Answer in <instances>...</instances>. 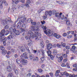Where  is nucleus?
<instances>
[{
	"mask_svg": "<svg viewBox=\"0 0 77 77\" xmlns=\"http://www.w3.org/2000/svg\"><path fill=\"white\" fill-rule=\"evenodd\" d=\"M8 34H9V31L8 30L5 31V29H2L0 33V38H2V41L3 42H6L7 40V38L3 37V36H5V35L6 36Z\"/></svg>",
	"mask_w": 77,
	"mask_h": 77,
	"instance_id": "nucleus-1",
	"label": "nucleus"
},
{
	"mask_svg": "<svg viewBox=\"0 0 77 77\" xmlns=\"http://www.w3.org/2000/svg\"><path fill=\"white\" fill-rule=\"evenodd\" d=\"M20 57H21L20 60L22 61V65H25L27 63V60L24 59L29 58V57L27 56V53L25 52L23 53V54H21Z\"/></svg>",
	"mask_w": 77,
	"mask_h": 77,
	"instance_id": "nucleus-2",
	"label": "nucleus"
},
{
	"mask_svg": "<svg viewBox=\"0 0 77 77\" xmlns=\"http://www.w3.org/2000/svg\"><path fill=\"white\" fill-rule=\"evenodd\" d=\"M28 35L31 36L33 38L36 37V36H40L41 35L40 32H34V33H33V32L31 31H29V32H28Z\"/></svg>",
	"mask_w": 77,
	"mask_h": 77,
	"instance_id": "nucleus-3",
	"label": "nucleus"
},
{
	"mask_svg": "<svg viewBox=\"0 0 77 77\" xmlns=\"http://www.w3.org/2000/svg\"><path fill=\"white\" fill-rule=\"evenodd\" d=\"M13 22L11 20H8L7 18L5 19V20H3L1 21V23L2 24L3 26H5L6 24L8 25L10 23H12Z\"/></svg>",
	"mask_w": 77,
	"mask_h": 77,
	"instance_id": "nucleus-4",
	"label": "nucleus"
},
{
	"mask_svg": "<svg viewBox=\"0 0 77 77\" xmlns=\"http://www.w3.org/2000/svg\"><path fill=\"white\" fill-rule=\"evenodd\" d=\"M9 33H10L11 35H10L8 36L7 37V38L8 40H11L12 38H14L15 35V34H14V33L12 32L11 31H10L9 32L8 31V34Z\"/></svg>",
	"mask_w": 77,
	"mask_h": 77,
	"instance_id": "nucleus-5",
	"label": "nucleus"
},
{
	"mask_svg": "<svg viewBox=\"0 0 77 77\" xmlns=\"http://www.w3.org/2000/svg\"><path fill=\"white\" fill-rule=\"evenodd\" d=\"M44 33L46 34L47 36H53V34L52 33L51 34V30L50 29H48L47 30H45L44 31Z\"/></svg>",
	"mask_w": 77,
	"mask_h": 77,
	"instance_id": "nucleus-6",
	"label": "nucleus"
},
{
	"mask_svg": "<svg viewBox=\"0 0 77 77\" xmlns=\"http://www.w3.org/2000/svg\"><path fill=\"white\" fill-rule=\"evenodd\" d=\"M60 54H58L57 55V58L58 61L59 62H62V60L63 59V57H61L60 56Z\"/></svg>",
	"mask_w": 77,
	"mask_h": 77,
	"instance_id": "nucleus-7",
	"label": "nucleus"
},
{
	"mask_svg": "<svg viewBox=\"0 0 77 77\" xmlns=\"http://www.w3.org/2000/svg\"><path fill=\"white\" fill-rule=\"evenodd\" d=\"M26 28V26L25 24H23L22 25L20 28L21 32H26V31L25 30Z\"/></svg>",
	"mask_w": 77,
	"mask_h": 77,
	"instance_id": "nucleus-8",
	"label": "nucleus"
},
{
	"mask_svg": "<svg viewBox=\"0 0 77 77\" xmlns=\"http://www.w3.org/2000/svg\"><path fill=\"white\" fill-rule=\"evenodd\" d=\"M47 45V48L48 50H50L53 47V46L51 43H49L48 44L46 45Z\"/></svg>",
	"mask_w": 77,
	"mask_h": 77,
	"instance_id": "nucleus-9",
	"label": "nucleus"
},
{
	"mask_svg": "<svg viewBox=\"0 0 77 77\" xmlns=\"http://www.w3.org/2000/svg\"><path fill=\"white\" fill-rule=\"evenodd\" d=\"M62 13H60V14H59V13L57 12L54 15H55V17H57L58 18V19H59L60 18V15H62Z\"/></svg>",
	"mask_w": 77,
	"mask_h": 77,
	"instance_id": "nucleus-10",
	"label": "nucleus"
},
{
	"mask_svg": "<svg viewBox=\"0 0 77 77\" xmlns=\"http://www.w3.org/2000/svg\"><path fill=\"white\" fill-rule=\"evenodd\" d=\"M30 31H28L27 32V35H28V36H25V38L26 40H29V39H30V37L31 36V35H28V32H29Z\"/></svg>",
	"mask_w": 77,
	"mask_h": 77,
	"instance_id": "nucleus-11",
	"label": "nucleus"
},
{
	"mask_svg": "<svg viewBox=\"0 0 77 77\" xmlns=\"http://www.w3.org/2000/svg\"><path fill=\"white\" fill-rule=\"evenodd\" d=\"M34 57H35V56H34V55L32 54H29V59L30 60H33V59H34Z\"/></svg>",
	"mask_w": 77,
	"mask_h": 77,
	"instance_id": "nucleus-12",
	"label": "nucleus"
},
{
	"mask_svg": "<svg viewBox=\"0 0 77 77\" xmlns=\"http://www.w3.org/2000/svg\"><path fill=\"white\" fill-rule=\"evenodd\" d=\"M13 71H14L15 72L16 74H18V70L17 69V67H16V66H15L13 68Z\"/></svg>",
	"mask_w": 77,
	"mask_h": 77,
	"instance_id": "nucleus-13",
	"label": "nucleus"
},
{
	"mask_svg": "<svg viewBox=\"0 0 77 77\" xmlns=\"http://www.w3.org/2000/svg\"><path fill=\"white\" fill-rule=\"evenodd\" d=\"M20 6V7H21V8H24V7H25V6H26V7H27V8H29V5H26V4H21Z\"/></svg>",
	"mask_w": 77,
	"mask_h": 77,
	"instance_id": "nucleus-14",
	"label": "nucleus"
},
{
	"mask_svg": "<svg viewBox=\"0 0 77 77\" xmlns=\"http://www.w3.org/2000/svg\"><path fill=\"white\" fill-rule=\"evenodd\" d=\"M75 48H76V47L74 45L72 47V49L71 50H72L73 53H75V52L76 51L75 50Z\"/></svg>",
	"mask_w": 77,
	"mask_h": 77,
	"instance_id": "nucleus-15",
	"label": "nucleus"
},
{
	"mask_svg": "<svg viewBox=\"0 0 77 77\" xmlns=\"http://www.w3.org/2000/svg\"><path fill=\"white\" fill-rule=\"evenodd\" d=\"M7 70L8 72H11L12 70L11 67L10 66H8L7 67Z\"/></svg>",
	"mask_w": 77,
	"mask_h": 77,
	"instance_id": "nucleus-16",
	"label": "nucleus"
},
{
	"mask_svg": "<svg viewBox=\"0 0 77 77\" xmlns=\"http://www.w3.org/2000/svg\"><path fill=\"white\" fill-rule=\"evenodd\" d=\"M68 35H69L70 33L72 35H74V31H70L67 32Z\"/></svg>",
	"mask_w": 77,
	"mask_h": 77,
	"instance_id": "nucleus-17",
	"label": "nucleus"
},
{
	"mask_svg": "<svg viewBox=\"0 0 77 77\" xmlns=\"http://www.w3.org/2000/svg\"><path fill=\"white\" fill-rule=\"evenodd\" d=\"M57 50L56 49H54L53 51V55L55 56L57 54Z\"/></svg>",
	"mask_w": 77,
	"mask_h": 77,
	"instance_id": "nucleus-18",
	"label": "nucleus"
},
{
	"mask_svg": "<svg viewBox=\"0 0 77 77\" xmlns=\"http://www.w3.org/2000/svg\"><path fill=\"white\" fill-rule=\"evenodd\" d=\"M13 77V72H11L10 73H9L7 77Z\"/></svg>",
	"mask_w": 77,
	"mask_h": 77,
	"instance_id": "nucleus-19",
	"label": "nucleus"
},
{
	"mask_svg": "<svg viewBox=\"0 0 77 77\" xmlns=\"http://www.w3.org/2000/svg\"><path fill=\"white\" fill-rule=\"evenodd\" d=\"M38 57H34V58L33 59V61L34 62H36V61H38Z\"/></svg>",
	"mask_w": 77,
	"mask_h": 77,
	"instance_id": "nucleus-20",
	"label": "nucleus"
},
{
	"mask_svg": "<svg viewBox=\"0 0 77 77\" xmlns=\"http://www.w3.org/2000/svg\"><path fill=\"white\" fill-rule=\"evenodd\" d=\"M16 62L18 64H20L21 63V58L20 59H18L16 60Z\"/></svg>",
	"mask_w": 77,
	"mask_h": 77,
	"instance_id": "nucleus-21",
	"label": "nucleus"
},
{
	"mask_svg": "<svg viewBox=\"0 0 77 77\" xmlns=\"http://www.w3.org/2000/svg\"><path fill=\"white\" fill-rule=\"evenodd\" d=\"M1 3H2L3 4V3H4V4H5V6H8V4L7 3V2H6V1L5 0H4V1H2V2H1Z\"/></svg>",
	"mask_w": 77,
	"mask_h": 77,
	"instance_id": "nucleus-22",
	"label": "nucleus"
},
{
	"mask_svg": "<svg viewBox=\"0 0 77 77\" xmlns=\"http://www.w3.org/2000/svg\"><path fill=\"white\" fill-rule=\"evenodd\" d=\"M7 51L6 50H4L2 51V54L3 55H5V54H6V53H7Z\"/></svg>",
	"mask_w": 77,
	"mask_h": 77,
	"instance_id": "nucleus-23",
	"label": "nucleus"
},
{
	"mask_svg": "<svg viewBox=\"0 0 77 77\" xmlns=\"http://www.w3.org/2000/svg\"><path fill=\"white\" fill-rule=\"evenodd\" d=\"M21 24L20 23H18L17 25V29H20L21 27Z\"/></svg>",
	"mask_w": 77,
	"mask_h": 77,
	"instance_id": "nucleus-24",
	"label": "nucleus"
},
{
	"mask_svg": "<svg viewBox=\"0 0 77 77\" xmlns=\"http://www.w3.org/2000/svg\"><path fill=\"white\" fill-rule=\"evenodd\" d=\"M74 36L75 37V38L74 40H73V41L74 42H75V41H76L77 40V35L76 34H74Z\"/></svg>",
	"mask_w": 77,
	"mask_h": 77,
	"instance_id": "nucleus-25",
	"label": "nucleus"
},
{
	"mask_svg": "<svg viewBox=\"0 0 77 77\" xmlns=\"http://www.w3.org/2000/svg\"><path fill=\"white\" fill-rule=\"evenodd\" d=\"M40 60L42 62L44 61V60H45V55L42 56V57L40 58Z\"/></svg>",
	"mask_w": 77,
	"mask_h": 77,
	"instance_id": "nucleus-26",
	"label": "nucleus"
},
{
	"mask_svg": "<svg viewBox=\"0 0 77 77\" xmlns=\"http://www.w3.org/2000/svg\"><path fill=\"white\" fill-rule=\"evenodd\" d=\"M60 18L61 19V20H64L65 19V16H64L62 14L60 16Z\"/></svg>",
	"mask_w": 77,
	"mask_h": 77,
	"instance_id": "nucleus-27",
	"label": "nucleus"
},
{
	"mask_svg": "<svg viewBox=\"0 0 77 77\" xmlns=\"http://www.w3.org/2000/svg\"><path fill=\"white\" fill-rule=\"evenodd\" d=\"M47 53L48 54V56H50L51 55V51L50 50H48V51L47 52Z\"/></svg>",
	"mask_w": 77,
	"mask_h": 77,
	"instance_id": "nucleus-28",
	"label": "nucleus"
},
{
	"mask_svg": "<svg viewBox=\"0 0 77 77\" xmlns=\"http://www.w3.org/2000/svg\"><path fill=\"white\" fill-rule=\"evenodd\" d=\"M68 35L67 36V38L68 39H71L72 38V35L71 34L69 35L68 34Z\"/></svg>",
	"mask_w": 77,
	"mask_h": 77,
	"instance_id": "nucleus-29",
	"label": "nucleus"
},
{
	"mask_svg": "<svg viewBox=\"0 0 77 77\" xmlns=\"http://www.w3.org/2000/svg\"><path fill=\"white\" fill-rule=\"evenodd\" d=\"M31 3V2H30V0H27L26 1V3L25 4H26V5H28V6H29V4H30Z\"/></svg>",
	"mask_w": 77,
	"mask_h": 77,
	"instance_id": "nucleus-30",
	"label": "nucleus"
},
{
	"mask_svg": "<svg viewBox=\"0 0 77 77\" xmlns=\"http://www.w3.org/2000/svg\"><path fill=\"white\" fill-rule=\"evenodd\" d=\"M34 30H35L36 31H38L39 29L37 26H34Z\"/></svg>",
	"mask_w": 77,
	"mask_h": 77,
	"instance_id": "nucleus-31",
	"label": "nucleus"
},
{
	"mask_svg": "<svg viewBox=\"0 0 77 77\" xmlns=\"http://www.w3.org/2000/svg\"><path fill=\"white\" fill-rule=\"evenodd\" d=\"M0 47V49H1V50H2V51H4V50H5V47H3V45H1Z\"/></svg>",
	"mask_w": 77,
	"mask_h": 77,
	"instance_id": "nucleus-32",
	"label": "nucleus"
},
{
	"mask_svg": "<svg viewBox=\"0 0 77 77\" xmlns=\"http://www.w3.org/2000/svg\"><path fill=\"white\" fill-rule=\"evenodd\" d=\"M63 75H66V77H68V76H69V73L66 72H63Z\"/></svg>",
	"mask_w": 77,
	"mask_h": 77,
	"instance_id": "nucleus-33",
	"label": "nucleus"
},
{
	"mask_svg": "<svg viewBox=\"0 0 77 77\" xmlns=\"http://www.w3.org/2000/svg\"><path fill=\"white\" fill-rule=\"evenodd\" d=\"M3 8V2H0V9H2Z\"/></svg>",
	"mask_w": 77,
	"mask_h": 77,
	"instance_id": "nucleus-34",
	"label": "nucleus"
},
{
	"mask_svg": "<svg viewBox=\"0 0 77 77\" xmlns=\"http://www.w3.org/2000/svg\"><path fill=\"white\" fill-rule=\"evenodd\" d=\"M27 22L28 23H30L32 21H33V20H32L30 18L27 19Z\"/></svg>",
	"mask_w": 77,
	"mask_h": 77,
	"instance_id": "nucleus-35",
	"label": "nucleus"
},
{
	"mask_svg": "<svg viewBox=\"0 0 77 77\" xmlns=\"http://www.w3.org/2000/svg\"><path fill=\"white\" fill-rule=\"evenodd\" d=\"M66 24L68 25V26H69L70 24V22L69 21V20H66Z\"/></svg>",
	"mask_w": 77,
	"mask_h": 77,
	"instance_id": "nucleus-36",
	"label": "nucleus"
},
{
	"mask_svg": "<svg viewBox=\"0 0 77 77\" xmlns=\"http://www.w3.org/2000/svg\"><path fill=\"white\" fill-rule=\"evenodd\" d=\"M19 23H20V24H23L24 22V21L22 19L20 20L19 21Z\"/></svg>",
	"mask_w": 77,
	"mask_h": 77,
	"instance_id": "nucleus-37",
	"label": "nucleus"
},
{
	"mask_svg": "<svg viewBox=\"0 0 77 77\" xmlns=\"http://www.w3.org/2000/svg\"><path fill=\"white\" fill-rule=\"evenodd\" d=\"M30 29L31 30H35L34 26L33 25L30 26Z\"/></svg>",
	"mask_w": 77,
	"mask_h": 77,
	"instance_id": "nucleus-38",
	"label": "nucleus"
},
{
	"mask_svg": "<svg viewBox=\"0 0 77 77\" xmlns=\"http://www.w3.org/2000/svg\"><path fill=\"white\" fill-rule=\"evenodd\" d=\"M31 24H32V25H33V26H35L36 25V22H33L32 21L31 23Z\"/></svg>",
	"mask_w": 77,
	"mask_h": 77,
	"instance_id": "nucleus-39",
	"label": "nucleus"
},
{
	"mask_svg": "<svg viewBox=\"0 0 77 77\" xmlns=\"http://www.w3.org/2000/svg\"><path fill=\"white\" fill-rule=\"evenodd\" d=\"M49 14V11H46L45 13V15L47 16Z\"/></svg>",
	"mask_w": 77,
	"mask_h": 77,
	"instance_id": "nucleus-40",
	"label": "nucleus"
},
{
	"mask_svg": "<svg viewBox=\"0 0 77 77\" xmlns=\"http://www.w3.org/2000/svg\"><path fill=\"white\" fill-rule=\"evenodd\" d=\"M15 33L17 35H20V32L17 30L16 32Z\"/></svg>",
	"mask_w": 77,
	"mask_h": 77,
	"instance_id": "nucleus-41",
	"label": "nucleus"
},
{
	"mask_svg": "<svg viewBox=\"0 0 77 77\" xmlns=\"http://www.w3.org/2000/svg\"><path fill=\"white\" fill-rule=\"evenodd\" d=\"M42 7H41L39 10H38V12L39 13H40V12L42 11H43V9H42Z\"/></svg>",
	"mask_w": 77,
	"mask_h": 77,
	"instance_id": "nucleus-42",
	"label": "nucleus"
},
{
	"mask_svg": "<svg viewBox=\"0 0 77 77\" xmlns=\"http://www.w3.org/2000/svg\"><path fill=\"white\" fill-rule=\"evenodd\" d=\"M41 51L42 52V56H43V55L45 56L44 54L45 53L44 52V50H43V49H42L41 50Z\"/></svg>",
	"mask_w": 77,
	"mask_h": 77,
	"instance_id": "nucleus-43",
	"label": "nucleus"
},
{
	"mask_svg": "<svg viewBox=\"0 0 77 77\" xmlns=\"http://www.w3.org/2000/svg\"><path fill=\"white\" fill-rule=\"evenodd\" d=\"M50 58L51 60H54V57L53 55H51L50 56Z\"/></svg>",
	"mask_w": 77,
	"mask_h": 77,
	"instance_id": "nucleus-44",
	"label": "nucleus"
},
{
	"mask_svg": "<svg viewBox=\"0 0 77 77\" xmlns=\"http://www.w3.org/2000/svg\"><path fill=\"white\" fill-rule=\"evenodd\" d=\"M38 72H40L41 73V72H42L43 71V70H42V69H40L38 70Z\"/></svg>",
	"mask_w": 77,
	"mask_h": 77,
	"instance_id": "nucleus-45",
	"label": "nucleus"
},
{
	"mask_svg": "<svg viewBox=\"0 0 77 77\" xmlns=\"http://www.w3.org/2000/svg\"><path fill=\"white\" fill-rule=\"evenodd\" d=\"M65 48L67 50H69V49L70 48V46H69L67 45L66 46Z\"/></svg>",
	"mask_w": 77,
	"mask_h": 77,
	"instance_id": "nucleus-46",
	"label": "nucleus"
},
{
	"mask_svg": "<svg viewBox=\"0 0 77 77\" xmlns=\"http://www.w3.org/2000/svg\"><path fill=\"white\" fill-rule=\"evenodd\" d=\"M22 18L23 19V20H24V21H25V20H26V17L25 15L23 16Z\"/></svg>",
	"mask_w": 77,
	"mask_h": 77,
	"instance_id": "nucleus-47",
	"label": "nucleus"
},
{
	"mask_svg": "<svg viewBox=\"0 0 77 77\" xmlns=\"http://www.w3.org/2000/svg\"><path fill=\"white\" fill-rule=\"evenodd\" d=\"M19 1H20V2H21L22 3H25V2H26L25 0H20Z\"/></svg>",
	"mask_w": 77,
	"mask_h": 77,
	"instance_id": "nucleus-48",
	"label": "nucleus"
},
{
	"mask_svg": "<svg viewBox=\"0 0 77 77\" xmlns=\"http://www.w3.org/2000/svg\"><path fill=\"white\" fill-rule=\"evenodd\" d=\"M12 30L13 31V32L14 33H15L17 30V29H16L14 28V29H12Z\"/></svg>",
	"mask_w": 77,
	"mask_h": 77,
	"instance_id": "nucleus-49",
	"label": "nucleus"
},
{
	"mask_svg": "<svg viewBox=\"0 0 77 77\" xmlns=\"http://www.w3.org/2000/svg\"><path fill=\"white\" fill-rule=\"evenodd\" d=\"M55 75L56 77H58V76H60V75H59V73H56H56L55 74Z\"/></svg>",
	"mask_w": 77,
	"mask_h": 77,
	"instance_id": "nucleus-50",
	"label": "nucleus"
},
{
	"mask_svg": "<svg viewBox=\"0 0 77 77\" xmlns=\"http://www.w3.org/2000/svg\"><path fill=\"white\" fill-rule=\"evenodd\" d=\"M51 76V77H54V75H53V73L52 72H51L49 73Z\"/></svg>",
	"mask_w": 77,
	"mask_h": 77,
	"instance_id": "nucleus-51",
	"label": "nucleus"
},
{
	"mask_svg": "<svg viewBox=\"0 0 77 77\" xmlns=\"http://www.w3.org/2000/svg\"><path fill=\"white\" fill-rule=\"evenodd\" d=\"M20 51L21 52H24L26 51V50H25V49L24 48H23L20 49Z\"/></svg>",
	"mask_w": 77,
	"mask_h": 77,
	"instance_id": "nucleus-52",
	"label": "nucleus"
},
{
	"mask_svg": "<svg viewBox=\"0 0 77 77\" xmlns=\"http://www.w3.org/2000/svg\"><path fill=\"white\" fill-rule=\"evenodd\" d=\"M26 50L28 52V53L29 54H31V53H30V50H29V48H26Z\"/></svg>",
	"mask_w": 77,
	"mask_h": 77,
	"instance_id": "nucleus-53",
	"label": "nucleus"
},
{
	"mask_svg": "<svg viewBox=\"0 0 77 77\" xmlns=\"http://www.w3.org/2000/svg\"><path fill=\"white\" fill-rule=\"evenodd\" d=\"M42 28L43 29V30H45L47 29V27L45 26H43L42 27Z\"/></svg>",
	"mask_w": 77,
	"mask_h": 77,
	"instance_id": "nucleus-54",
	"label": "nucleus"
},
{
	"mask_svg": "<svg viewBox=\"0 0 77 77\" xmlns=\"http://www.w3.org/2000/svg\"><path fill=\"white\" fill-rule=\"evenodd\" d=\"M61 66L63 67H65L66 66V65L65 63H63L61 64Z\"/></svg>",
	"mask_w": 77,
	"mask_h": 77,
	"instance_id": "nucleus-55",
	"label": "nucleus"
},
{
	"mask_svg": "<svg viewBox=\"0 0 77 77\" xmlns=\"http://www.w3.org/2000/svg\"><path fill=\"white\" fill-rule=\"evenodd\" d=\"M23 18V16H19L17 20H20V18Z\"/></svg>",
	"mask_w": 77,
	"mask_h": 77,
	"instance_id": "nucleus-56",
	"label": "nucleus"
},
{
	"mask_svg": "<svg viewBox=\"0 0 77 77\" xmlns=\"http://www.w3.org/2000/svg\"><path fill=\"white\" fill-rule=\"evenodd\" d=\"M11 51V52H12L13 53H15V50L14 49L12 48Z\"/></svg>",
	"mask_w": 77,
	"mask_h": 77,
	"instance_id": "nucleus-57",
	"label": "nucleus"
},
{
	"mask_svg": "<svg viewBox=\"0 0 77 77\" xmlns=\"http://www.w3.org/2000/svg\"><path fill=\"white\" fill-rule=\"evenodd\" d=\"M29 44H33V42L31 40H29Z\"/></svg>",
	"mask_w": 77,
	"mask_h": 77,
	"instance_id": "nucleus-58",
	"label": "nucleus"
},
{
	"mask_svg": "<svg viewBox=\"0 0 77 77\" xmlns=\"http://www.w3.org/2000/svg\"><path fill=\"white\" fill-rule=\"evenodd\" d=\"M63 57H64V58H66L67 57V54H64L63 55Z\"/></svg>",
	"mask_w": 77,
	"mask_h": 77,
	"instance_id": "nucleus-59",
	"label": "nucleus"
},
{
	"mask_svg": "<svg viewBox=\"0 0 77 77\" xmlns=\"http://www.w3.org/2000/svg\"><path fill=\"white\" fill-rule=\"evenodd\" d=\"M56 45L58 48H60V47H61V45L60 44H57Z\"/></svg>",
	"mask_w": 77,
	"mask_h": 77,
	"instance_id": "nucleus-60",
	"label": "nucleus"
},
{
	"mask_svg": "<svg viewBox=\"0 0 77 77\" xmlns=\"http://www.w3.org/2000/svg\"><path fill=\"white\" fill-rule=\"evenodd\" d=\"M56 38H57V39H59L60 38V36L59 35H57V36H56Z\"/></svg>",
	"mask_w": 77,
	"mask_h": 77,
	"instance_id": "nucleus-61",
	"label": "nucleus"
},
{
	"mask_svg": "<svg viewBox=\"0 0 77 77\" xmlns=\"http://www.w3.org/2000/svg\"><path fill=\"white\" fill-rule=\"evenodd\" d=\"M18 55L17 54H16L14 55V57L15 58H18Z\"/></svg>",
	"mask_w": 77,
	"mask_h": 77,
	"instance_id": "nucleus-62",
	"label": "nucleus"
},
{
	"mask_svg": "<svg viewBox=\"0 0 77 77\" xmlns=\"http://www.w3.org/2000/svg\"><path fill=\"white\" fill-rule=\"evenodd\" d=\"M69 77H74V74H73L72 75L70 74L69 76Z\"/></svg>",
	"mask_w": 77,
	"mask_h": 77,
	"instance_id": "nucleus-63",
	"label": "nucleus"
},
{
	"mask_svg": "<svg viewBox=\"0 0 77 77\" xmlns=\"http://www.w3.org/2000/svg\"><path fill=\"white\" fill-rule=\"evenodd\" d=\"M73 66L75 68H76V67H77V63H75L73 64Z\"/></svg>",
	"mask_w": 77,
	"mask_h": 77,
	"instance_id": "nucleus-64",
	"label": "nucleus"
}]
</instances>
